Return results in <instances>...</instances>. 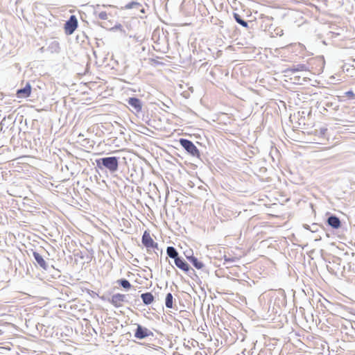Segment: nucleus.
<instances>
[{
    "mask_svg": "<svg viewBox=\"0 0 355 355\" xmlns=\"http://www.w3.org/2000/svg\"><path fill=\"white\" fill-rule=\"evenodd\" d=\"M31 92L32 90H17V98H27L31 96Z\"/></svg>",
    "mask_w": 355,
    "mask_h": 355,
    "instance_id": "obj_17",
    "label": "nucleus"
},
{
    "mask_svg": "<svg viewBox=\"0 0 355 355\" xmlns=\"http://www.w3.org/2000/svg\"><path fill=\"white\" fill-rule=\"evenodd\" d=\"M150 248H153V249L159 250V248H158V243H156V247H151Z\"/></svg>",
    "mask_w": 355,
    "mask_h": 355,
    "instance_id": "obj_32",
    "label": "nucleus"
},
{
    "mask_svg": "<svg viewBox=\"0 0 355 355\" xmlns=\"http://www.w3.org/2000/svg\"><path fill=\"white\" fill-rule=\"evenodd\" d=\"M127 103L130 106V110L134 114H139L142 111L144 101L135 96L130 97L126 99Z\"/></svg>",
    "mask_w": 355,
    "mask_h": 355,
    "instance_id": "obj_5",
    "label": "nucleus"
},
{
    "mask_svg": "<svg viewBox=\"0 0 355 355\" xmlns=\"http://www.w3.org/2000/svg\"><path fill=\"white\" fill-rule=\"evenodd\" d=\"M33 257L34 258L33 263L37 268L46 272H50L53 268V266L50 265L38 252L33 250Z\"/></svg>",
    "mask_w": 355,
    "mask_h": 355,
    "instance_id": "obj_3",
    "label": "nucleus"
},
{
    "mask_svg": "<svg viewBox=\"0 0 355 355\" xmlns=\"http://www.w3.org/2000/svg\"><path fill=\"white\" fill-rule=\"evenodd\" d=\"M51 45L55 48V50L57 51L59 49V44L58 42H54L51 44Z\"/></svg>",
    "mask_w": 355,
    "mask_h": 355,
    "instance_id": "obj_27",
    "label": "nucleus"
},
{
    "mask_svg": "<svg viewBox=\"0 0 355 355\" xmlns=\"http://www.w3.org/2000/svg\"><path fill=\"white\" fill-rule=\"evenodd\" d=\"M186 258L196 269L200 270L203 268V263L199 261L197 257H194L193 253H191V256H188L186 254Z\"/></svg>",
    "mask_w": 355,
    "mask_h": 355,
    "instance_id": "obj_12",
    "label": "nucleus"
},
{
    "mask_svg": "<svg viewBox=\"0 0 355 355\" xmlns=\"http://www.w3.org/2000/svg\"><path fill=\"white\" fill-rule=\"evenodd\" d=\"M98 17L101 19H107V14L106 12H100L98 13Z\"/></svg>",
    "mask_w": 355,
    "mask_h": 355,
    "instance_id": "obj_24",
    "label": "nucleus"
},
{
    "mask_svg": "<svg viewBox=\"0 0 355 355\" xmlns=\"http://www.w3.org/2000/svg\"><path fill=\"white\" fill-rule=\"evenodd\" d=\"M346 259L347 261V266H344V270H347L349 272L355 273V253L352 252L351 257L348 253L345 254Z\"/></svg>",
    "mask_w": 355,
    "mask_h": 355,
    "instance_id": "obj_11",
    "label": "nucleus"
},
{
    "mask_svg": "<svg viewBox=\"0 0 355 355\" xmlns=\"http://www.w3.org/2000/svg\"><path fill=\"white\" fill-rule=\"evenodd\" d=\"M141 298L145 305H149L152 304L155 299L153 295L150 292L142 293L141 295Z\"/></svg>",
    "mask_w": 355,
    "mask_h": 355,
    "instance_id": "obj_14",
    "label": "nucleus"
},
{
    "mask_svg": "<svg viewBox=\"0 0 355 355\" xmlns=\"http://www.w3.org/2000/svg\"><path fill=\"white\" fill-rule=\"evenodd\" d=\"M327 223L334 229H338L340 226V220L338 217L331 215L327 218Z\"/></svg>",
    "mask_w": 355,
    "mask_h": 355,
    "instance_id": "obj_13",
    "label": "nucleus"
},
{
    "mask_svg": "<svg viewBox=\"0 0 355 355\" xmlns=\"http://www.w3.org/2000/svg\"><path fill=\"white\" fill-rule=\"evenodd\" d=\"M116 283L125 289H130L132 286L130 282L126 279H118Z\"/></svg>",
    "mask_w": 355,
    "mask_h": 355,
    "instance_id": "obj_18",
    "label": "nucleus"
},
{
    "mask_svg": "<svg viewBox=\"0 0 355 355\" xmlns=\"http://www.w3.org/2000/svg\"><path fill=\"white\" fill-rule=\"evenodd\" d=\"M132 294H121L116 293L112 295L110 298L108 299V302L112 304L116 308H120L123 306V303L131 304L130 300L132 299Z\"/></svg>",
    "mask_w": 355,
    "mask_h": 355,
    "instance_id": "obj_2",
    "label": "nucleus"
},
{
    "mask_svg": "<svg viewBox=\"0 0 355 355\" xmlns=\"http://www.w3.org/2000/svg\"><path fill=\"white\" fill-rule=\"evenodd\" d=\"M173 297L171 293H168L166 295L165 305L167 308H173Z\"/></svg>",
    "mask_w": 355,
    "mask_h": 355,
    "instance_id": "obj_19",
    "label": "nucleus"
},
{
    "mask_svg": "<svg viewBox=\"0 0 355 355\" xmlns=\"http://www.w3.org/2000/svg\"><path fill=\"white\" fill-rule=\"evenodd\" d=\"M78 26V20L74 15H71L70 19L66 22L64 26L65 32L68 35H71Z\"/></svg>",
    "mask_w": 355,
    "mask_h": 355,
    "instance_id": "obj_8",
    "label": "nucleus"
},
{
    "mask_svg": "<svg viewBox=\"0 0 355 355\" xmlns=\"http://www.w3.org/2000/svg\"><path fill=\"white\" fill-rule=\"evenodd\" d=\"M95 94H92L87 91H81L78 94V101L83 104L89 105L94 101Z\"/></svg>",
    "mask_w": 355,
    "mask_h": 355,
    "instance_id": "obj_7",
    "label": "nucleus"
},
{
    "mask_svg": "<svg viewBox=\"0 0 355 355\" xmlns=\"http://www.w3.org/2000/svg\"><path fill=\"white\" fill-rule=\"evenodd\" d=\"M225 262H234V258H227L226 257V256H225Z\"/></svg>",
    "mask_w": 355,
    "mask_h": 355,
    "instance_id": "obj_28",
    "label": "nucleus"
},
{
    "mask_svg": "<svg viewBox=\"0 0 355 355\" xmlns=\"http://www.w3.org/2000/svg\"><path fill=\"white\" fill-rule=\"evenodd\" d=\"M147 94H148V101H149V103L151 104H155L156 103L153 99H151V98H150L149 93H147Z\"/></svg>",
    "mask_w": 355,
    "mask_h": 355,
    "instance_id": "obj_29",
    "label": "nucleus"
},
{
    "mask_svg": "<svg viewBox=\"0 0 355 355\" xmlns=\"http://www.w3.org/2000/svg\"><path fill=\"white\" fill-rule=\"evenodd\" d=\"M298 114L300 116V119H299V120L300 121V124L301 123H303L304 124H305V116H306V115H307L308 116L311 115V110L309 111L302 110L301 112H298Z\"/></svg>",
    "mask_w": 355,
    "mask_h": 355,
    "instance_id": "obj_20",
    "label": "nucleus"
},
{
    "mask_svg": "<svg viewBox=\"0 0 355 355\" xmlns=\"http://www.w3.org/2000/svg\"><path fill=\"white\" fill-rule=\"evenodd\" d=\"M135 299L134 300L135 304H137V302H139V300L137 298V295H135Z\"/></svg>",
    "mask_w": 355,
    "mask_h": 355,
    "instance_id": "obj_30",
    "label": "nucleus"
},
{
    "mask_svg": "<svg viewBox=\"0 0 355 355\" xmlns=\"http://www.w3.org/2000/svg\"><path fill=\"white\" fill-rule=\"evenodd\" d=\"M181 146L191 156L200 157V153L195 144L187 139L181 138L179 140Z\"/></svg>",
    "mask_w": 355,
    "mask_h": 355,
    "instance_id": "obj_4",
    "label": "nucleus"
},
{
    "mask_svg": "<svg viewBox=\"0 0 355 355\" xmlns=\"http://www.w3.org/2000/svg\"><path fill=\"white\" fill-rule=\"evenodd\" d=\"M166 254L170 258L173 259L174 261H175V259H178L180 257L179 254H178V252L173 246L167 247Z\"/></svg>",
    "mask_w": 355,
    "mask_h": 355,
    "instance_id": "obj_15",
    "label": "nucleus"
},
{
    "mask_svg": "<svg viewBox=\"0 0 355 355\" xmlns=\"http://www.w3.org/2000/svg\"><path fill=\"white\" fill-rule=\"evenodd\" d=\"M175 264L178 268L185 272L189 273L190 271L194 272V270L189 266V264L180 257L178 259H175Z\"/></svg>",
    "mask_w": 355,
    "mask_h": 355,
    "instance_id": "obj_10",
    "label": "nucleus"
},
{
    "mask_svg": "<svg viewBox=\"0 0 355 355\" xmlns=\"http://www.w3.org/2000/svg\"><path fill=\"white\" fill-rule=\"evenodd\" d=\"M347 97L348 99H355V93L352 90H348L345 92L344 96H339L340 101H342V98Z\"/></svg>",
    "mask_w": 355,
    "mask_h": 355,
    "instance_id": "obj_21",
    "label": "nucleus"
},
{
    "mask_svg": "<svg viewBox=\"0 0 355 355\" xmlns=\"http://www.w3.org/2000/svg\"><path fill=\"white\" fill-rule=\"evenodd\" d=\"M134 336L136 338L141 340L149 336H153L154 334L150 330H149L146 327H144L141 324H137Z\"/></svg>",
    "mask_w": 355,
    "mask_h": 355,
    "instance_id": "obj_6",
    "label": "nucleus"
},
{
    "mask_svg": "<svg viewBox=\"0 0 355 355\" xmlns=\"http://www.w3.org/2000/svg\"><path fill=\"white\" fill-rule=\"evenodd\" d=\"M24 89H31V85L29 84H27Z\"/></svg>",
    "mask_w": 355,
    "mask_h": 355,
    "instance_id": "obj_33",
    "label": "nucleus"
},
{
    "mask_svg": "<svg viewBox=\"0 0 355 355\" xmlns=\"http://www.w3.org/2000/svg\"><path fill=\"white\" fill-rule=\"evenodd\" d=\"M191 253H193V252H192V251H189V252H185L184 254H185V255L187 254V255H188V256H191Z\"/></svg>",
    "mask_w": 355,
    "mask_h": 355,
    "instance_id": "obj_31",
    "label": "nucleus"
},
{
    "mask_svg": "<svg viewBox=\"0 0 355 355\" xmlns=\"http://www.w3.org/2000/svg\"><path fill=\"white\" fill-rule=\"evenodd\" d=\"M135 6H139V3L137 2H132L130 3H128L125 6V8L130 9L134 8Z\"/></svg>",
    "mask_w": 355,
    "mask_h": 355,
    "instance_id": "obj_25",
    "label": "nucleus"
},
{
    "mask_svg": "<svg viewBox=\"0 0 355 355\" xmlns=\"http://www.w3.org/2000/svg\"><path fill=\"white\" fill-rule=\"evenodd\" d=\"M234 17H235L236 21L239 24L242 25L243 26L246 27L248 26L247 22H245L244 20L241 19L238 14H235Z\"/></svg>",
    "mask_w": 355,
    "mask_h": 355,
    "instance_id": "obj_23",
    "label": "nucleus"
},
{
    "mask_svg": "<svg viewBox=\"0 0 355 355\" xmlns=\"http://www.w3.org/2000/svg\"><path fill=\"white\" fill-rule=\"evenodd\" d=\"M141 242L142 244L147 248L148 251H149V249L151 247H156V242L153 241L150 235V233L147 231L144 232L141 238Z\"/></svg>",
    "mask_w": 355,
    "mask_h": 355,
    "instance_id": "obj_9",
    "label": "nucleus"
},
{
    "mask_svg": "<svg viewBox=\"0 0 355 355\" xmlns=\"http://www.w3.org/2000/svg\"><path fill=\"white\" fill-rule=\"evenodd\" d=\"M119 159L117 157H105L96 160V167L101 170L107 169L111 173L119 169Z\"/></svg>",
    "mask_w": 355,
    "mask_h": 355,
    "instance_id": "obj_1",
    "label": "nucleus"
},
{
    "mask_svg": "<svg viewBox=\"0 0 355 355\" xmlns=\"http://www.w3.org/2000/svg\"><path fill=\"white\" fill-rule=\"evenodd\" d=\"M297 98L299 99V101H302V102H306L309 100V98L311 96L310 95L309 96H307L306 94H304L302 92H301V94H300L299 93H297Z\"/></svg>",
    "mask_w": 355,
    "mask_h": 355,
    "instance_id": "obj_22",
    "label": "nucleus"
},
{
    "mask_svg": "<svg viewBox=\"0 0 355 355\" xmlns=\"http://www.w3.org/2000/svg\"><path fill=\"white\" fill-rule=\"evenodd\" d=\"M327 132V128L326 127H321L319 129H315L313 133L318 136L319 138L324 139L326 137V134Z\"/></svg>",
    "mask_w": 355,
    "mask_h": 355,
    "instance_id": "obj_16",
    "label": "nucleus"
},
{
    "mask_svg": "<svg viewBox=\"0 0 355 355\" xmlns=\"http://www.w3.org/2000/svg\"><path fill=\"white\" fill-rule=\"evenodd\" d=\"M182 95L184 98H189V91H188V90H184V91L182 93Z\"/></svg>",
    "mask_w": 355,
    "mask_h": 355,
    "instance_id": "obj_26",
    "label": "nucleus"
}]
</instances>
